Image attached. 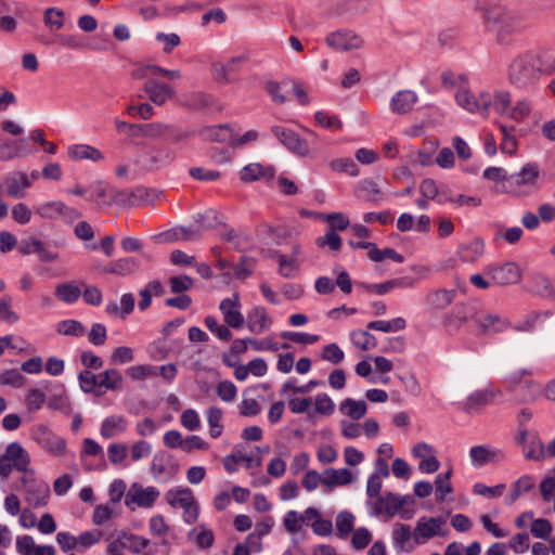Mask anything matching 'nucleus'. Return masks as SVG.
Instances as JSON below:
<instances>
[{"label": "nucleus", "mask_w": 555, "mask_h": 555, "mask_svg": "<svg viewBox=\"0 0 555 555\" xmlns=\"http://www.w3.org/2000/svg\"><path fill=\"white\" fill-rule=\"evenodd\" d=\"M547 66L539 52L526 51L516 55L507 67V80L516 89L532 91L546 74Z\"/></svg>", "instance_id": "f257e3e1"}, {"label": "nucleus", "mask_w": 555, "mask_h": 555, "mask_svg": "<svg viewBox=\"0 0 555 555\" xmlns=\"http://www.w3.org/2000/svg\"><path fill=\"white\" fill-rule=\"evenodd\" d=\"M540 169L537 163H528L521 169L509 175L505 184V193L515 196L531 195L539 190Z\"/></svg>", "instance_id": "f03ea898"}, {"label": "nucleus", "mask_w": 555, "mask_h": 555, "mask_svg": "<svg viewBox=\"0 0 555 555\" xmlns=\"http://www.w3.org/2000/svg\"><path fill=\"white\" fill-rule=\"evenodd\" d=\"M31 439L53 456H63L67 450L66 440L54 434L47 425L39 424L31 428Z\"/></svg>", "instance_id": "7ed1b4c3"}, {"label": "nucleus", "mask_w": 555, "mask_h": 555, "mask_svg": "<svg viewBox=\"0 0 555 555\" xmlns=\"http://www.w3.org/2000/svg\"><path fill=\"white\" fill-rule=\"evenodd\" d=\"M455 101L462 108L469 113L488 116L492 96L487 91L479 92L478 95H475L465 88H460L455 94Z\"/></svg>", "instance_id": "20e7f679"}, {"label": "nucleus", "mask_w": 555, "mask_h": 555, "mask_svg": "<svg viewBox=\"0 0 555 555\" xmlns=\"http://www.w3.org/2000/svg\"><path fill=\"white\" fill-rule=\"evenodd\" d=\"M159 495V490L153 486L144 488L139 483H133L126 493L125 505L130 511H135L137 507L151 508Z\"/></svg>", "instance_id": "39448f33"}, {"label": "nucleus", "mask_w": 555, "mask_h": 555, "mask_svg": "<svg viewBox=\"0 0 555 555\" xmlns=\"http://www.w3.org/2000/svg\"><path fill=\"white\" fill-rule=\"evenodd\" d=\"M25 488V500L33 507H41L48 504L50 498L49 485L30 474H24L21 479Z\"/></svg>", "instance_id": "423d86ee"}, {"label": "nucleus", "mask_w": 555, "mask_h": 555, "mask_svg": "<svg viewBox=\"0 0 555 555\" xmlns=\"http://www.w3.org/2000/svg\"><path fill=\"white\" fill-rule=\"evenodd\" d=\"M271 132L279 142L294 155L306 157L310 154L307 140L300 138L294 130L282 126H272Z\"/></svg>", "instance_id": "0eeeda50"}, {"label": "nucleus", "mask_w": 555, "mask_h": 555, "mask_svg": "<svg viewBox=\"0 0 555 555\" xmlns=\"http://www.w3.org/2000/svg\"><path fill=\"white\" fill-rule=\"evenodd\" d=\"M179 464L173 455L166 451H158L154 454L151 463V474L159 482H167L177 475Z\"/></svg>", "instance_id": "6e6552de"}, {"label": "nucleus", "mask_w": 555, "mask_h": 555, "mask_svg": "<svg viewBox=\"0 0 555 555\" xmlns=\"http://www.w3.org/2000/svg\"><path fill=\"white\" fill-rule=\"evenodd\" d=\"M149 196V192L144 188H135L134 190H109V198L107 202L108 205L115 204L122 207H133L141 205L146 202Z\"/></svg>", "instance_id": "1a4fd4ad"}, {"label": "nucleus", "mask_w": 555, "mask_h": 555, "mask_svg": "<svg viewBox=\"0 0 555 555\" xmlns=\"http://www.w3.org/2000/svg\"><path fill=\"white\" fill-rule=\"evenodd\" d=\"M225 324L232 328H241L245 323V318L241 312V302L238 293H233L232 297L224 298L219 305Z\"/></svg>", "instance_id": "9d476101"}, {"label": "nucleus", "mask_w": 555, "mask_h": 555, "mask_svg": "<svg viewBox=\"0 0 555 555\" xmlns=\"http://www.w3.org/2000/svg\"><path fill=\"white\" fill-rule=\"evenodd\" d=\"M326 43L336 51L356 50L362 47L363 40L353 31L340 29L327 35Z\"/></svg>", "instance_id": "9b49d317"}, {"label": "nucleus", "mask_w": 555, "mask_h": 555, "mask_svg": "<svg viewBox=\"0 0 555 555\" xmlns=\"http://www.w3.org/2000/svg\"><path fill=\"white\" fill-rule=\"evenodd\" d=\"M505 454L502 450L491 447L490 444L474 446L469 450L470 463L474 467H482L489 463H498L503 461Z\"/></svg>", "instance_id": "f8f14e48"}, {"label": "nucleus", "mask_w": 555, "mask_h": 555, "mask_svg": "<svg viewBox=\"0 0 555 555\" xmlns=\"http://www.w3.org/2000/svg\"><path fill=\"white\" fill-rule=\"evenodd\" d=\"M443 524L444 519L441 517H421L413 531V540L415 541V544H423L427 540L440 534V529Z\"/></svg>", "instance_id": "ddd939ff"}, {"label": "nucleus", "mask_w": 555, "mask_h": 555, "mask_svg": "<svg viewBox=\"0 0 555 555\" xmlns=\"http://www.w3.org/2000/svg\"><path fill=\"white\" fill-rule=\"evenodd\" d=\"M496 285H508L520 280L521 272L517 263L505 262L500 266L489 267L486 271Z\"/></svg>", "instance_id": "4468645a"}, {"label": "nucleus", "mask_w": 555, "mask_h": 555, "mask_svg": "<svg viewBox=\"0 0 555 555\" xmlns=\"http://www.w3.org/2000/svg\"><path fill=\"white\" fill-rule=\"evenodd\" d=\"M525 28L522 18L511 12L508 16L499 25L496 40L500 44L508 46L512 43V36L519 34Z\"/></svg>", "instance_id": "2eb2a0df"}, {"label": "nucleus", "mask_w": 555, "mask_h": 555, "mask_svg": "<svg viewBox=\"0 0 555 555\" xmlns=\"http://www.w3.org/2000/svg\"><path fill=\"white\" fill-rule=\"evenodd\" d=\"M246 326L250 333L260 335L272 326V319L264 307L256 306L246 314Z\"/></svg>", "instance_id": "dca6fc26"}, {"label": "nucleus", "mask_w": 555, "mask_h": 555, "mask_svg": "<svg viewBox=\"0 0 555 555\" xmlns=\"http://www.w3.org/2000/svg\"><path fill=\"white\" fill-rule=\"evenodd\" d=\"M5 459L14 462V466L23 474L34 475V470L29 467L30 456L28 452L18 442H11L8 444L4 454Z\"/></svg>", "instance_id": "f3484780"}, {"label": "nucleus", "mask_w": 555, "mask_h": 555, "mask_svg": "<svg viewBox=\"0 0 555 555\" xmlns=\"http://www.w3.org/2000/svg\"><path fill=\"white\" fill-rule=\"evenodd\" d=\"M391 539L392 546L397 553H410L417 545L415 542H410L411 539H413V532L411 531V527L405 524L398 522L393 526Z\"/></svg>", "instance_id": "a211bd4d"}, {"label": "nucleus", "mask_w": 555, "mask_h": 555, "mask_svg": "<svg viewBox=\"0 0 555 555\" xmlns=\"http://www.w3.org/2000/svg\"><path fill=\"white\" fill-rule=\"evenodd\" d=\"M7 194L13 198H23L25 190L33 185L30 178L23 171H13L5 177Z\"/></svg>", "instance_id": "6ab92c4d"}, {"label": "nucleus", "mask_w": 555, "mask_h": 555, "mask_svg": "<svg viewBox=\"0 0 555 555\" xmlns=\"http://www.w3.org/2000/svg\"><path fill=\"white\" fill-rule=\"evenodd\" d=\"M28 141L25 138L11 140L7 139L0 143V160H10L15 157L30 154Z\"/></svg>", "instance_id": "aec40b11"}, {"label": "nucleus", "mask_w": 555, "mask_h": 555, "mask_svg": "<svg viewBox=\"0 0 555 555\" xmlns=\"http://www.w3.org/2000/svg\"><path fill=\"white\" fill-rule=\"evenodd\" d=\"M475 325L480 334H493L502 332L506 327V322L496 314L479 311L475 315Z\"/></svg>", "instance_id": "412c9836"}, {"label": "nucleus", "mask_w": 555, "mask_h": 555, "mask_svg": "<svg viewBox=\"0 0 555 555\" xmlns=\"http://www.w3.org/2000/svg\"><path fill=\"white\" fill-rule=\"evenodd\" d=\"M143 90L149 95V99L156 105H163L173 94V89L169 85L155 79H147L143 85Z\"/></svg>", "instance_id": "4be33fe9"}, {"label": "nucleus", "mask_w": 555, "mask_h": 555, "mask_svg": "<svg viewBox=\"0 0 555 555\" xmlns=\"http://www.w3.org/2000/svg\"><path fill=\"white\" fill-rule=\"evenodd\" d=\"M275 170L271 166H262L259 163H251L244 166L240 171V179L243 182L249 183L259 179H273Z\"/></svg>", "instance_id": "5701e85b"}, {"label": "nucleus", "mask_w": 555, "mask_h": 555, "mask_svg": "<svg viewBox=\"0 0 555 555\" xmlns=\"http://www.w3.org/2000/svg\"><path fill=\"white\" fill-rule=\"evenodd\" d=\"M352 479V474L348 468H327L323 472L322 483L327 490H332L334 487L349 485Z\"/></svg>", "instance_id": "b1692460"}, {"label": "nucleus", "mask_w": 555, "mask_h": 555, "mask_svg": "<svg viewBox=\"0 0 555 555\" xmlns=\"http://www.w3.org/2000/svg\"><path fill=\"white\" fill-rule=\"evenodd\" d=\"M140 267V260L135 257H125L113 261L103 272L126 276L134 273Z\"/></svg>", "instance_id": "393cba45"}, {"label": "nucleus", "mask_w": 555, "mask_h": 555, "mask_svg": "<svg viewBox=\"0 0 555 555\" xmlns=\"http://www.w3.org/2000/svg\"><path fill=\"white\" fill-rule=\"evenodd\" d=\"M416 102L417 95L415 92L401 90L391 98L390 107L395 113L406 114L413 108Z\"/></svg>", "instance_id": "a878e982"}, {"label": "nucleus", "mask_w": 555, "mask_h": 555, "mask_svg": "<svg viewBox=\"0 0 555 555\" xmlns=\"http://www.w3.org/2000/svg\"><path fill=\"white\" fill-rule=\"evenodd\" d=\"M68 156L74 160H91L98 163L104 159L100 150L89 144H75L68 149Z\"/></svg>", "instance_id": "bb28decb"}, {"label": "nucleus", "mask_w": 555, "mask_h": 555, "mask_svg": "<svg viewBox=\"0 0 555 555\" xmlns=\"http://www.w3.org/2000/svg\"><path fill=\"white\" fill-rule=\"evenodd\" d=\"M127 430V421L121 415H111L103 420L100 434L103 438L109 439Z\"/></svg>", "instance_id": "cd10ccee"}, {"label": "nucleus", "mask_w": 555, "mask_h": 555, "mask_svg": "<svg viewBox=\"0 0 555 555\" xmlns=\"http://www.w3.org/2000/svg\"><path fill=\"white\" fill-rule=\"evenodd\" d=\"M493 397V391L489 389L475 390L466 398L464 411L466 413L479 411L482 406L491 403Z\"/></svg>", "instance_id": "c85d7f7f"}, {"label": "nucleus", "mask_w": 555, "mask_h": 555, "mask_svg": "<svg viewBox=\"0 0 555 555\" xmlns=\"http://www.w3.org/2000/svg\"><path fill=\"white\" fill-rule=\"evenodd\" d=\"M356 195L366 202H378L382 198V191L375 181L365 178L358 182Z\"/></svg>", "instance_id": "c756f323"}, {"label": "nucleus", "mask_w": 555, "mask_h": 555, "mask_svg": "<svg viewBox=\"0 0 555 555\" xmlns=\"http://www.w3.org/2000/svg\"><path fill=\"white\" fill-rule=\"evenodd\" d=\"M184 103L192 109L203 111L214 107L215 98L206 92L195 91L185 95Z\"/></svg>", "instance_id": "7c9ffc66"}, {"label": "nucleus", "mask_w": 555, "mask_h": 555, "mask_svg": "<svg viewBox=\"0 0 555 555\" xmlns=\"http://www.w3.org/2000/svg\"><path fill=\"white\" fill-rule=\"evenodd\" d=\"M339 410L343 414L358 421L365 415L367 406L363 400L347 398L340 402Z\"/></svg>", "instance_id": "2f4dec72"}, {"label": "nucleus", "mask_w": 555, "mask_h": 555, "mask_svg": "<svg viewBox=\"0 0 555 555\" xmlns=\"http://www.w3.org/2000/svg\"><path fill=\"white\" fill-rule=\"evenodd\" d=\"M193 492L190 488L177 487L166 492V502L171 507H182L190 504V500L193 498Z\"/></svg>", "instance_id": "473e14b6"}, {"label": "nucleus", "mask_w": 555, "mask_h": 555, "mask_svg": "<svg viewBox=\"0 0 555 555\" xmlns=\"http://www.w3.org/2000/svg\"><path fill=\"white\" fill-rule=\"evenodd\" d=\"M453 291L438 289L427 294L426 304L433 309L441 310L447 308L453 301Z\"/></svg>", "instance_id": "72a5a7b5"}, {"label": "nucleus", "mask_w": 555, "mask_h": 555, "mask_svg": "<svg viewBox=\"0 0 555 555\" xmlns=\"http://www.w3.org/2000/svg\"><path fill=\"white\" fill-rule=\"evenodd\" d=\"M483 242L481 240H473L459 248L457 255L464 262L476 261L483 253Z\"/></svg>", "instance_id": "f704fd0d"}, {"label": "nucleus", "mask_w": 555, "mask_h": 555, "mask_svg": "<svg viewBox=\"0 0 555 555\" xmlns=\"http://www.w3.org/2000/svg\"><path fill=\"white\" fill-rule=\"evenodd\" d=\"M122 375L116 369H107L99 375V387H103L106 390H119L122 388Z\"/></svg>", "instance_id": "c9c22d12"}, {"label": "nucleus", "mask_w": 555, "mask_h": 555, "mask_svg": "<svg viewBox=\"0 0 555 555\" xmlns=\"http://www.w3.org/2000/svg\"><path fill=\"white\" fill-rule=\"evenodd\" d=\"M531 292L544 297L554 299V287L551 280L543 274H534L531 278Z\"/></svg>", "instance_id": "e433bc0d"}, {"label": "nucleus", "mask_w": 555, "mask_h": 555, "mask_svg": "<svg viewBox=\"0 0 555 555\" xmlns=\"http://www.w3.org/2000/svg\"><path fill=\"white\" fill-rule=\"evenodd\" d=\"M328 168L338 173H345L350 177L359 176L358 165L350 157H340L332 159L327 163Z\"/></svg>", "instance_id": "4c0bfd02"}, {"label": "nucleus", "mask_w": 555, "mask_h": 555, "mask_svg": "<svg viewBox=\"0 0 555 555\" xmlns=\"http://www.w3.org/2000/svg\"><path fill=\"white\" fill-rule=\"evenodd\" d=\"M222 410L217 406H210L206 411L207 423L209 426V435L211 438L217 439L222 435L223 426L221 424Z\"/></svg>", "instance_id": "58836bf2"}, {"label": "nucleus", "mask_w": 555, "mask_h": 555, "mask_svg": "<svg viewBox=\"0 0 555 555\" xmlns=\"http://www.w3.org/2000/svg\"><path fill=\"white\" fill-rule=\"evenodd\" d=\"M385 500V513L388 517L395 516L404 504L413 502L412 496L410 495L401 496L392 492H386Z\"/></svg>", "instance_id": "ea45409f"}, {"label": "nucleus", "mask_w": 555, "mask_h": 555, "mask_svg": "<svg viewBox=\"0 0 555 555\" xmlns=\"http://www.w3.org/2000/svg\"><path fill=\"white\" fill-rule=\"evenodd\" d=\"M204 135L215 142H228L232 145L233 131L228 125H219L205 129Z\"/></svg>", "instance_id": "a19ab883"}, {"label": "nucleus", "mask_w": 555, "mask_h": 555, "mask_svg": "<svg viewBox=\"0 0 555 555\" xmlns=\"http://www.w3.org/2000/svg\"><path fill=\"white\" fill-rule=\"evenodd\" d=\"M55 296L65 304H75L81 296L78 286L70 283H62L55 288Z\"/></svg>", "instance_id": "79ce46f5"}, {"label": "nucleus", "mask_w": 555, "mask_h": 555, "mask_svg": "<svg viewBox=\"0 0 555 555\" xmlns=\"http://www.w3.org/2000/svg\"><path fill=\"white\" fill-rule=\"evenodd\" d=\"M350 339L356 347L365 351L377 346L376 337L369 331L357 330L350 333Z\"/></svg>", "instance_id": "37998d69"}, {"label": "nucleus", "mask_w": 555, "mask_h": 555, "mask_svg": "<svg viewBox=\"0 0 555 555\" xmlns=\"http://www.w3.org/2000/svg\"><path fill=\"white\" fill-rule=\"evenodd\" d=\"M64 203L61 201H50L36 207V212L43 219L54 220L63 214Z\"/></svg>", "instance_id": "c03bdc74"}, {"label": "nucleus", "mask_w": 555, "mask_h": 555, "mask_svg": "<svg viewBox=\"0 0 555 555\" xmlns=\"http://www.w3.org/2000/svg\"><path fill=\"white\" fill-rule=\"evenodd\" d=\"M120 538L125 542V547L133 554L141 553L150 544V540L129 532H120Z\"/></svg>", "instance_id": "a18cd8bd"}, {"label": "nucleus", "mask_w": 555, "mask_h": 555, "mask_svg": "<svg viewBox=\"0 0 555 555\" xmlns=\"http://www.w3.org/2000/svg\"><path fill=\"white\" fill-rule=\"evenodd\" d=\"M221 238L232 243L236 250H243L250 243L249 235L243 230L228 229L221 234Z\"/></svg>", "instance_id": "49530a36"}, {"label": "nucleus", "mask_w": 555, "mask_h": 555, "mask_svg": "<svg viewBox=\"0 0 555 555\" xmlns=\"http://www.w3.org/2000/svg\"><path fill=\"white\" fill-rule=\"evenodd\" d=\"M232 267V275L237 280H245L253 274L256 267V260L251 257L242 256L238 262Z\"/></svg>", "instance_id": "de8ad7c7"}, {"label": "nucleus", "mask_w": 555, "mask_h": 555, "mask_svg": "<svg viewBox=\"0 0 555 555\" xmlns=\"http://www.w3.org/2000/svg\"><path fill=\"white\" fill-rule=\"evenodd\" d=\"M482 17L487 22H493L496 24H501L504 22L506 16L511 14V11L506 10L504 7L500 4H488L481 8Z\"/></svg>", "instance_id": "09e8293b"}, {"label": "nucleus", "mask_w": 555, "mask_h": 555, "mask_svg": "<svg viewBox=\"0 0 555 555\" xmlns=\"http://www.w3.org/2000/svg\"><path fill=\"white\" fill-rule=\"evenodd\" d=\"M451 476H452V470L449 469L446 473L439 474L436 477V480H435V486H436L435 494H436V500L438 502H442L446 499L447 494H449V493H451L453 491L451 482H450Z\"/></svg>", "instance_id": "8fccbe9b"}, {"label": "nucleus", "mask_w": 555, "mask_h": 555, "mask_svg": "<svg viewBox=\"0 0 555 555\" xmlns=\"http://www.w3.org/2000/svg\"><path fill=\"white\" fill-rule=\"evenodd\" d=\"M48 405L50 409L60 411L64 415H70L73 413L72 403L64 391L52 395L48 400Z\"/></svg>", "instance_id": "3c124183"}, {"label": "nucleus", "mask_w": 555, "mask_h": 555, "mask_svg": "<svg viewBox=\"0 0 555 555\" xmlns=\"http://www.w3.org/2000/svg\"><path fill=\"white\" fill-rule=\"evenodd\" d=\"M369 258L375 262L383 261L387 258L398 263L404 261V257L401 254L397 253L393 248L387 247L384 249H379L376 247V245L374 246L373 249L369 251Z\"/></svg>", "instance_id": "603ef678"}, {"label": "nucleus", "mask_w": 555, "mask_h": 555, "mask_svg": "<svg viewBox=\"0 0 555 555\" xmlns=\"http://www.w3.org/2000/svg\"><path fill=\"white\" fill-rule=\"evenodd\" d=\"M26 378L17 369H9L0 372V385L21 388L25 384Z\"/></svg>", "instance_id": "864d4df0"}, {"label": "nucleus", "mask_w": 555, "mask_h": 555, "mask_svg": "<svg viewBox=\"0 0 555 555\" xmlns=\"http://www.w3.org/2000/svg\"><path fill=\"white\" fill-rule=\"evenodd\" d=\"M205 325L220 340L229 341L232 337V333L229 328L230 326L219 324L218 320L215 317H206Z\"/></svg>", "instance_id": "5fc2aeb1"}, {"label": "nucleus", "mask_w": 555, "mask_h": 555, "mask_svg": "<svg viewBox=\"0 0 555 555\" xmlns=\"http://www.w3.org/2000/svg\"><path fill=\"white\" fill-rule=\"evenodd\" d=\"M354 517L349 512H340L336 517V529L339 538H346L353 529Z\"/></svg>", "instance_id": "6e6d98bb"}, {"label": "nucleus", "mask_w": 555, "mask_h": 555, "mask_svg": "<svg viewBox=\"0 0 555 555\" xmlns=\"http://www.w3.org/2000/svg\"><path fill=\"white\" fill-rule=\"evenodd\" d=\"M479 311L476 310L474 305H461L455 306L451 317L459 322V324L465 322H473L475 324V315L478 314Z\"/></svg>", "instance_id": "4d7b16f0"}, {"label": "nucleus", "mask_w": 555, "mask_h": 555, "mask_svg": "<svg viewBox=\"0 0 555 555\" xmlns=\"http://www.w3.org/2000/svg\"><path fill=\"white\" fill-rule=\"evenodd\" d=\"M43 21L51 30H59L64 26V11L57 8H48L44 11Z\"/></svg>", "instance_id": "13d9d810"}, {"label": "nucleus", "mask_w": 555, "mask_h": 555, "mask_svg": "<svg viewBox=\"0 0 555 555\" xmlns=\"http://www.w3.org/2000/svg\"><path fill=\"white\" fill-rule=\"evenodd\" d=\"M524 455L528 460H540L544 453L542 441L537 435H532L530 440L522 448Z\"/></svg>", "instance_id": "bf43d9fd"}, {"label": "nucleus", "mask_w": 555, "mask_h": 555, "mask_svg": "<svg viewBox=\"0 0 555 555\" xmlns=\"http://www.w3.org/2000/svg\"><path fill=\"white\" fill-rule=\"evenodd\" d=\"M57 332L65 336L80 337L85 334V326L77 320H64L59 323Z\"/></svg>", "instance_id": "052dcab7"}, {"label": "nucleus", "mask_w": 555, "mask_h": 555, "mask_svg": "<svg viewBox=\"0 0 555 555\" xmlns=\"http://www.w3.org/2000/svg\"><path fill=\"white\" fill-rule=\"evenodd\" d=\"M280 336L284 339H287L295 344H302V345H312L319 341L320 336L314 334H308L304 332H291L285 331L280 334Z\"/></svg>", "instance_id": "680f3d73"}, {"label": "nucleus", "mask_w": 555, "mask_h": 555, "mask_svg": "<svg viewBox=\"0 0 555 555\" xmlns=\"http://www.w3.org/2000/svg\"><path fill=\"white\" fill-rule=\"evenodd\" d=\"M482 177L489 181L501 184L502 190L505 192V184L508 183L509 175L502 167H488L483 170Z\"/></svg>", "instance_id": "e2e57ef3"}, {"label": "nucleus", "mask_w": 555, "mask_h": 555, "mask_svg": "<svg viewBox=\"0 0 555 555\" xmlns=\"http://www.w3.org/2000/svg\"><path fill=\"white\" fill-rule=\"evenodd\" d=\"M315 244L320 248L328 246L332 250H339L341 247V237L333 231V229H327L323 236L317 237Z\"/></svg>", "instance_id": "0e129e2a"}, {"label": "nucleus", "mask_w": 555, "mask_h": 555, "mask_svg": "<svg viewBox=\"0 0 555 555\" xmlns=\"http://www.w3.org/2000/svg\"><path fill=\"white\" fill-rule=\"evenodd\" d=\"M491 96H492L491 107H493V109L498 114H504L511 105V101H512L511 93L505 90H499V91H495V93L493 95L491 94Z\"/></svg>", "instance_id": "69168bd1"}, {"label": "nucleus", "mask_w": 555, "mask_h": 555, "mask_svg": "<svg viewBox=\"0 0 555 555\" xmlns=\"http://www.w3.org/2000/svg\"><path fill=\"white\" fill-rule=\"evenodd\" d=\"M170 291L175 294H182L193 287L194 280L186 275H176L169 279Z\"/></svg>", "instance_id": "338daca9"}, {"label": "nucleus", "mask_w": 555, "mask_h": 555, "mask_svg": "<svg viewBox=\"0 0 555 555\" xmlns=\"http://www.w3.org/2000/svg\"><path fill=\"white\" fill-rule=\"evenodd\" d=\"M79 386L86 393L92 392L99 387V377L90 370H83L78 375Z\"/></svg>", "instance_id": "774afa93"}]
</instances>
